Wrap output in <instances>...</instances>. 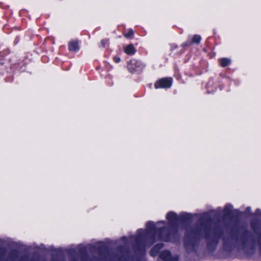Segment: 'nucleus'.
Wrapping results in <instances>:
<instances>
[{
    "instance_id": "nucleus-1",
    "label": "nucleus",
    "mask_w": 261,
    "mask_h": 261,
    "mask_svg": "<svg viewBox=\"0 0 261 261\" xmlns=\"http://www.w3.org/2000/svg\"><path fill=\"white\" fill-rule=\"evenodd\" d=\"M192 216L191 214L184 213L178 217L176 213L170 212L166 215V218L168 220L170 229L169 230L164 226H160V224L164 225V221L158 222L155 225L153 222L150 221L146 223V230L138 229L137 235L133 236L132 240H134L136 246H143L144 247V241L150 238L152 241V244L155 240H162L164 241H171V232L176 231L180 222L190 221L192 219Z\"/></svg>"
},
{
    "instance_id": "nucleus-2",
    "label": "nucleus",
    "mask_w": 261,
    "mask_h": 261,
    "mask_svg": "<svg viewBox=\"0 0 261 261\" xmlns=\"http://www.w3.org/2000/svg\"><path fill=\"white\" fill-rule=\"evenodd\" d=\"M221 233V231L213 227L210 215L204 213L198 220L195 228L187 227L186 229L184 244L187 249L194 247L197 238L204 237L208 244L216 245Z\"/></svg>"
},
{
    "instance_id": "nucleus-3",
    "label": "nucleus",
    "mask_w": 261,
    "mask_h": 261,
    "mask_svg": "<svg viewBox=\"0 0 261 261\" xmlns=\"http://www.w3.org/2000/svg\"><path fill=\"white\" fill-rule=\"evenodd\" d=\"M145 67V65L139 60L135 59L130 60L127 65L128 70L132 73L140 72Z\"/></svg>"
},
{
    "instance_id": "nucleus-4",
    "label": "nucleus",
    "mask_w": 261,
    "mask_h": 261,
    "mask_svg": "<svg viewBox=\"0 0 261 261\" xmlns=\"http://www.w3.org/2000/svg\"><path fill=\"white\" fill-rule=\"evenodd\" d=\"M17 257V255L15 252L11 251L7 254L5 248H0V261H16Z\"/></svg>"
},
{
    "instance_id": "nucleus-5",
    "label": "nucleus",
    "mask_w": 261,
    "mask_h": 261,
    "mask_svg": "<svg viewBox=\"0 0 261 261\" xmlns=\"http://www.w3.org/2000/svg\"><path fill=\"white\" fill-rule=\"evenodd\" d=\"M171 78H163L159 80L154 84V88H168L172 85Z\"/></svg>"
},
{
    "instance_id": "nucleus-6",
    "label": "nucleus",
    "mask_w": 261,
    "mask_h": 261,
    "mask_svg": "<svg viewBox=\"0 0 261 261\" xmlns=\"http://www.w3.org/2000/svg\"><path fill=\"white\" fill-rule=\"evenodd\" d=\"M159 258L163 261H178L177 256H172L168 250H164L161 252Z\"/></svg>"
},
{
    "instance_id": "nucleus-7",
    "label": "nucleus",
    "mask_w": 261,
    "mask_h": 261,
    "mask_svg": "<svg viewBox=\"0 0 261 261\" xmlns=\"http://www.w3.org/2000/svg\"><path fill=\"white\" fill-rule=\"evenodd\" d=\"M164 245L162 243H159L155 245L150 250V255L152 256H155L159 252L160 250L163 248Z\"/></svg>"
},
{
    "instance_id": "nucleus-8",
    "label": "nucleus",
    "mask_w": 261,
    "mask_h": 261,
    "mask_svg": "<svg viewBox=\"0 0 261 261\" xmlns=\"http://www.w3.org/2000/svg\"><path fill=\"white\" fill-rule=\"evenodd\" d=\"M68 49L70 51H73L79 50L78 42L77 41H70L68 44Z\"/></svg>"
},
{
    "instance_id": "nucleus-9",
    "label": "nucleus",
    "mask_w": 261,
    "mask_h": 261,
    "mask_svg": "<svg viewBox=\"0 0 261 261\" xmlns=\"http://www.w3.org/2000/svg\"><path fill=\"white\" fill-rule=\"evenodd\" d=\"M124 51L127 55H134L136 49L132 44H129L125 47Z\"/></svg>"
},
{
    "instance_id": "nucleus-10",
    "label": "nucleus",
    "mask_w": 261,
    "mask_h": 261,
    "mask_svg": "<svg viewBox=\"0 0 261 261\" xmlns=\"http://www.w3.org/2000/svg\"><path fill=\"white\" fill-rule=\"evenodd\" d=\"M232 206L230 204H227L225 205L223 210L224 215L225 216H229L231 215V211Z\"/></svg>"
},
{
    "instance_id": "nucleus-11",
    "label": "nucleus",
    "mask_w": 261,
    "mask_h": 261,
    "mask_svg": "<svg viewBox=\"0 0 261 261\" xmlns=\"http://www.w3.org/2000/svg\"><path fill=\"white\" fill-rule=\"evenodd\" d=\"M230 63L231 60L228 58H224L220 59V63L221 64V66L223 67L228 66L229 64H230Z\"/></svg>"
},
{
    "instance_id": "nucleus-12",
    "label": "nucleus",
    "mask_w": 261,
    "mask_h": 261,
    "mask_svg": "<svg viewBox=\"0 0 261 261\" xmlns=\"http://www.w3.org/2000/svg\"><path fill=\"white\" fill-rule=\"evenodd\" d=\"M201 40V37L200 35H195L193 36L192 38V41L190 42V44H199Z\"/></svg>"
},
{
    "instance_id": "nucleus-13",
    "label": "nucleus",
    "mask_w": 261,
    "mask_h": 261,
    "mask_svg": "<svg viewBox=\"0 0 261 261\" xmlns=\"http://www.w3.org/2000/svg\"><path fill=\"white\" fill-rule=\"evenodd\" d=\"M125 254L126 252H125L122 256H118L117 255H114L112 257L111 260L112 261H125L126 259L125 258Z\"/></svg>"
},
{
    "instance_id": "nucleus-14",
    "label": "nucleus",
    "mask_w": 261,
    "mask_h": 261,
    "mask_svg": "<svg viewBox=\"0 0 261 261\" xmlns=\"http://www.w3.org/2000/svg\"><path fill=\"white\" fill-rule=\"evenodd\" d=\"M18 261H37L34 258L29 259L27 255H23L20 257Z\"/></svg>"
},
{
    "instance_id": "nucleus-15",
    "label": "nucleus",
    "mask_w": 261,
    "mask_h": 261,
    "mask_svg": "<svg viewBox=\"0 0 261 261\" xmlns=\"http://www.w3.org/2000/svg\"><path fill=\"white\" fill-rule=\"evenodd\" d=\"M134 35V31L132 29H129L127 33L124 34L126 38H129Z\"/></svg>"
},
{
    "instance_id": "nucleus-16",
    "label": "nucleus",
    "mask_w": 261,
    "mask_h": 261,
    "mask_svg": "<svg viewBox=\"0 0 261 261\" xmlns=\"http://www.w3.org/2000/svg\"><path fill=\"white\" fill-rule=\"evenodd\" d=\"M100 244V247H101V249H99V251L101 252L102 250H107V246L106 245L103 243H99Z\"/></svg>"
},
{
    "instance_id": "nucleus-17",
    "label": "nucleus",
    "mask_w": 261,
    "mask_h": 261,
    "mask_svg": "<svg viewBox=\"0 0 261 261\" xmlns=\"http://www.w3.org/2000/svg\"><path fill=\"white\" fill-rule=\"evenodd\" d=\"M108 40L107 39H103L100 41V45L104 47L105 45L108 43Z\"/></svg>"
},
{
    "instance_id": "nucleus-18",
    "label": "nucleus",
    "mask_w": 261,
    "mask_h": 261,
    "mask_svg": "<svg viewBox=\"0 0 261 261\" xmlns=\"http://www.w3.org/2000/svg\"><path fill=\"white\" fill-rule=\"evenodd\" d=\"M113 60L116 63H118L120 61V58L118 57H114Z\"/></svg>"
},
{
    "instance_id": "nucleus-19",
    "label": "nucleus",
    "mask_w": 261,
    "mask_h": 261,
    "mask_svg": "<svg viewBox=\"0 0 261 261\" xmlns=\"http://www.w3.org/2000/svg\"><path fill=\"white\" fill-rule=\"evenodd\" d=\"M81 261H91V260L88 257L84 256L82 258Z\"/></svg>"
},
{
    "instance_id": "nucleus-20",
    "label": "nucleus",
    "mask_w": 261,
    "mask_h": 261,
    "mask_svg": "<svg viewBox=\"0 0 261 261\" xmlns=\"http://www.w3.org/2000/svg\"><path fill=\"white\" fill-rule=\"evenodd\" d=\"M251 207H247L246 208V210L245 213H246V214H249V213H250V212H251Z\"/></svg>"
},
{
    "instance_id": "nucleus-21",
    "label": "nucleus",
    "mask_w": 261,
    "mask_h": 261,
    "mask_svg": "<svg viewBox=\"0 0 261 261\" xmlns=\"http://www.w3.org/2000/svg\"><path fill=\"white\" fill-rule=\"evenodd\" d=\"M261 213V210L259 208L257 209L255 211V214L258 215Z\"/></svg>"
},
{
    "instance_id": "nucleus-22",
    "label": "nucleus",
    "mask_w": 261,
    "mask_h": 261,
    "mask_svg": "<svg viewBox=\"0 0 261 261\" xmlns=\"http://www.w3.org/2000/svg\"><path fill=\"white\" fill-rule=\"evenodd\" d=\"M86 248H83V249L81 250V252L82 253L85 252H86Z\"/></svg>"
},
{
    "instance_id": "nucleus-23",
    "label": "nucleus",
    "mask_w": 261,
    "mask_h": 261,
    "mask_svg": "<svg viewBox=\"0 0 261 261\" xmlns=\"http://www.w3.org/2000/svg\"><path fill=\"white\" fill-rule=\"evenodd\" d=\"M122 239L125 241V240L126 239V238L124 237L122 238Z\"/></svg>"
}]
</instances>
